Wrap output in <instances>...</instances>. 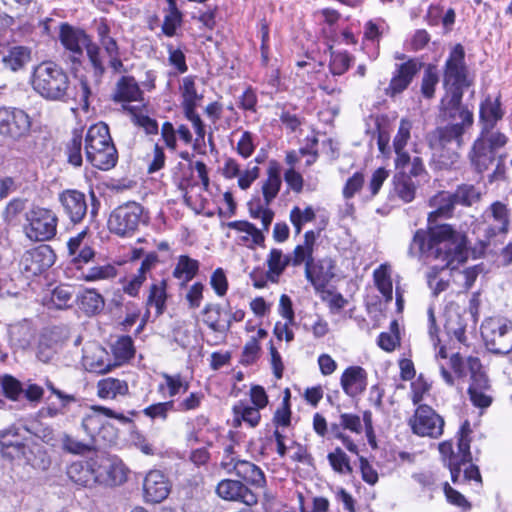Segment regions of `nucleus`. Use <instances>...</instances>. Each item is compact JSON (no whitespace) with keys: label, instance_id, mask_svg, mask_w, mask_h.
<instances>
[{"label":"nucleus","instance_id":"24","mask_svg":"<svg viewBox=\"0 0 512 512\" xmlns=\"http://www.w3.org/2000/svg\"><path fill=\"white\" fill-rule=\"evenodd\" d=\"M63 344L64 338L58 328L43 331L36 347L37 359L43 363L51 362L62 349Z\"/></svg>","mask_w":512,"mask_h":512},{"label":"nucleus","instance_id":"45","mask_svg":"<svg viewBox=\"0 0 512 512\" xmlns=\"http://www.w3.org/2000/svg\"><path fill=\"white\" fill-rule=\"evenodd\" d=\"M266 263L268 271L271 275V282H278L279 277L284 272L287 266L291 265L289 256L283 254L282 250L273 248L270 250Z\"/></svg>","mask_w":512,"mask_h":512},{"label":"nucleus","instance_id":"30","mask_svg":"<svg viewBox=\"0 0 512 512\" xmlns=\"http://www.w3.org/2000/svg\"><path fill=\"white\" fill-rule=\"evenodd\" d=\"M432 211L428 214V223L431 225L438 218H449L454 213L456 206L455 199L449 191H439L433 195L428 201Z\"/></svg>","mask_w":512,"mask_h":512},{"label":"nucleus","instance_id":"12","mask_svg":"<svg viewBox=\"0 0 512 512\" xmlns=\"http://www.w3.org/2000/svg\"><path fill=\"white\" fill-rule=\"evenodd\" d=\"M408 424L412 432L421 437L438 439L444 431V419L429 405L417 407Z\"/></svg>","mask_w":512,"mask_h":512},{"label":"nucleus","instance_id":"28","mask_svg":"<svg viewBox=\"0 0 512 512\" xmlns=\"http://www.w3.org/2000/svg\"><path fill=\"white\" fill-rule=\"evenodd\" d=\"M95 458L88 461L73 462L67 468L69 479L76 485L84 488H93L96 486Z\"/></svg>","mask_w":512,"mask_h":512},{"label":"nucleus","instance_id":"22","mask_svg":"<svg viewBox=\"0 0 512 512\" xmlns=\"http://www.w3.org/2000/svg\"><path fill=\"white\" fill-rule=\"evenodd\" d=\"M59 201L65 215L74 224L80 223L87 214L88 206L83 192L67 189L59 194Z\"/></svg>","mask_w":512,"mask_h":512},{"label":"nucleus","instance_id":"49","mask_svg":"<svg viewBox=\"0 0 512 512\" xmlns=\"http://www.w3.org/2000/svg\"><path fill=\"white\" fill-rule=\"evenodd\" d=\"M248 207L251 217L260 219L263 230L268 231L274 218V212L265 203L263 204L260 198L251 200Z\"/></svg>","mask_w":512,"mask_h":512},{"label":"nucleus","instance_id":"21","mask_svg":"<svg viewBox=\"0 0 512 512\" xmlns=\"http://www.w3.org/2000/svg\"><path fill=\"white\" fill-rule=\"evenodd\" d=\"M335 262L325 257L305 267V277L317 291L324 290L335 276Z\"/></svg>","mask_w":512,"mask_h":512},{"label":"nucleus","instance_id":"60","mask_svg":"<svg viewBox=\"0 0 512 512\" xmlns=\"http://www.w3.org/2000/svg\"><path fill=\"white\" fill-rule=\"evenodd\" d=\"M73 288L69 285H59L52 291L51 302L57 309L71 306Z\"/></svg>","mask_w":512,"mask_h":512},{"label":"nucleus","instance_id":"61","mask_svg":"<svg viewBox=\"0 0 512 512\" xmlns=\"http://www.w3.org/2000/svg\"><path fill=\"white\" fill-rule=\"evenodd\" d=\"M182 22L183 14L180 10L167 11L161 27L162 32L168 37H173L176 35L177 29L181 27Z\"/></svg>","mask_w":512,"mask_h":512},{"label":"nucleus","instance_id":"53","mask_svg":"<svg viewBox=\"0 0 512 512\" xmlns=\"http://www.w3.org/2000/svg\"><path fill=\"white\" fill-rule=\"evenodd\" d=\"M8 333L9 342L13 349L26 350L30 346V331L26 326H11Z\"/></svg>","mask_w":512,"mask_h":512},{"label":"nucleus","instance_id":"34","mask_svg":"<svg viewBox=\"0 0 512 512\" xmlns=\"http://www.w3.org/2000/svg\"><path fill=\"white\" fill-rule=\"evenodd\" d=\"M503 115L499 99L497 98L492 101L490 98H487L480 105L481 131L500 132L499 130H494V127L502 119Z\"/></svg>","mask_w":512,"mask_h":512},{"label":"nucleus","instance_id":"20","mask_svg":"<svg viewBox=\"0 0 512 512\" xmlns=\"http://www.w3.org/2000/svg\"><path fill=\"white\" fill-rule=\"evenodd\" d=\"M56 255L48 245H40L26 251L21 259L24 271L39 275L55 263Z\"/></svg>","mask_w":512,"mask_h":512},{"label":"nucleus","instance_id":"16","mask_svg":"<svg viewBox=\"0 0 512 512\" xmlns=\"http://www.w3.org/2000/svg\"><path fill=\"white\" fill-rule=\"evenodd\" d=\"M462 92L446 93L441 100L440 117L447 124H457L462 128L469 129L473 125V113L462 105Z\"/></svg>","mask_w":512,"mask_h":512},{"label":"nucleus","instance_id":"64","mask_svg":"<svg viewBox=\"0 0 512 512\" xmlns=\"http://www.w3.org/2000/svg\"><path fill=\"white\" fill-rule=\"evenodd\" d=\"M168 52V63L173 66L178 73H185L188 70L186 56L182 49L175 48L172 44L166 45Z\"/></svg>","mask_w":512,"mask_h":512},{"label":"nucleus","instance_id":"6","mask_svg":"<svg viewBox=\"0 0 512 512\" xmlns=\"http://www.w3.org/2000/svg\"><path fill=\"white\" fill-rule=\"evenodd\" d=\"M39 443L26 426L11 425L0 430V453L2 457L24 460L31 464Z\"/></svg>","mask_w":512,"mask_h":512},{"label":"nucleus","instance_id":"41","mask_svg":"<svg viewBox=\"0 0 512 512\" xmlns=\"http://www.w3.org/2000/svg\"><path fill=\"white\" fill-rule=\"evenodd\" d=\"M129 387L125 380L113 377L101 379L97 383V394L102 399H115L128 393Z\"/></svg>","mask_w":512,"mask_h":512},{"label":"nucleus","instance_id":"57","mask_svg":"<svg viewBox=\"0 0 512 512\" xmlns=\"http://www.w3.org/2000/svg\"><path fill=\"white\" fill-rule=\"evenodd\" d=\"M327 458L335 472L340 474H350L352 472L350 460L341 448L337 447L328 454Z\"/></svg>","mask_w":512,"mask_h":512},{"label":"nucleus","instance_id":"33","mask_svg":"<svg viewBox=\"0 0 512 512\" xmlns=\"http://www.w3.org/2000/svg\"><path fill=\"white\" fill-rule=\"evenodd\" d=\"M405 167L396 168L393 176L394 192L403 202L409 203L415 199L419 180L409 178L405 174Z\"/></svg>","mask_w":512,"mask_h":512},{"label":"nucleus","instance_id":"8","mask_svg":"<svg viewBox=\"0 0 512 512\" xmlns=\"http://www.w3.org/2000/svg\"><path fill=\"white\" fill-rule=\"evenodd\" d=\"M149 216L143 206L128 202L115 208L108 219L110 232L121 237L132 236L141 224L148 222Z\"/></svg>","mask_w":512,"mask_h":512},{"label":"nucleus","instance_id":"55","mask_svg":"<svg viewBox=\"0 0 512 512\" xmlns=\"http://www.w3.org/2000/svg\"><path fill=\"white\" fill-rule=\"evenodd\" d=\"M373 277L379 292L386 298V300H391L393 288L388 267L382 264L374 271Z\"/></svg>","mask_w":512,"mask_h":512},{"label":"nucleus","instance_id":"4","mask_svg":"<svg viewBox=\"0 0 512 512\" xmlns=\"http://www.w3.org/2000/svg\"><path fill=\"white\" fill-rule=\"evenodd\" d=\"M31 85L37 94L49 101H66L69 97V76L53 61L41 62L34 68Z\"/></svg>","mask_w":512,"mask_h":512},{"label":"nucleus","instance_id":"50","mask_svg":"<svg viewBox=\"0 0 512 512\" xmlns=\"http://www.w3.org/2000/svg\"><path fill=\"white\" fill-rule=\"evenodd\" d=\"M353 58L346 51H331L329 71L333 76L343 75L350 67Z\"/></svg>","mask_w":512,"mask_h":512},{"label":"nucleus","instance_id":"26","mask_svg":"<svg viewBox=\"0 0 512 512\" xmlns=\"http://www.w3.org/2000/svg\"><path fill=\"white\" fill-rule=\"evenodd\" d=\"M340 383L348 396L356 397L366 390L367 373L360 366H350L342 373Z\"/></svg>","mask_w":512,"mask_h":512},{"label":"nucleus","instance_id":"2","mask_svg":"<svg viewBox=\"0 0 512 512\" xmlns=\"http://www.w3.org/2000/svg\"><path fill=\"white\" fill-rule=\"evenodd\" d=\"M59 40L69 59L74 64H80L86 51L87 64L85 69L96 86H98L106 72L101 48L92 41L91 37L81 28L68 23H62L59 29Z\"/></svg>","mask_w":512,"mask_h":512},{"label":"nucleus","instance_id":"58","mask_svg":"<svg viewBox=\"0 0 512 512\" xmlns=\"http://www.w3.org/2000/svg\"><path fill=\"white\" fill-rule=\"evenodd\" d=\"M112 351L118 361H127L134 356L133 340L130 336H121L112 346Z\"/></svg>","mask_w":512,"mask_h":512},{"label":"nucleus","instance_id":"59","mask_svg":"<svg viewBox=\"0 0 512 512\" xmlns=\"http://www.w3.org/2000/svg\"><path fill=\"white\" fill-rule=\"evenodd\" d=\"M233 412L237 417H241L243 421L249 423L252 427L257 426L261 418L259 408L250 406L242 401L234 405Z\"/></svg>","mask_w":512,"mask_h":512},{"label":"nucleus","instance_id":"43","mask_svg":"<svg viewBox=\"0 0 512 512\" xmlns=\"http://www.w3.org/2000/svg\"><path fill=\"white\" fill-rule=\"evenodd\" d=\"M200 263L188 255H180L173 270V277L181 280V286H185L198 273Z\"/></svg>","mask_w":512,"mask_h":512},{"label":"nucleus","instance_id":"9","mask_svg":"<svg viewBox=\"0 0 512 512\" xmlns=\"http://www.w3.org/2000/svg\"><path fill=\"white\" fill-rule=\"evenodd\" d=\"M25 220L24 232L29 240L45 242L56 236L58 217L51 209L32 206L25 213Z\"/></svg>","mask_w":512,"mask_h":512},{"label":"nucleus","instance_id":"15","mask_svg":"<svg viewBox=\"0 0 512 512\" xmlns=\"http://www.w3.org/2000/svg\"><path fill=\"white\" fill-rule=\"evenodd\" d=\"M450 366L459 378L465 377L467 372L470 373L471 383L468 390L489 389V380L479 358L469 356L464 360L459 353H455L450 357Z\"/></svg>","mask_w":512,"mask_h":512},{"label":"nucleus","instance_id":"5","mask_svg":"<svg viewBox=\"0 0 512 512\" xmlns=\"http://www.w3.org/2000/svg\"><path fill=\"white\" fill-rule=\"evenodd\" d=\"M85 156L93 167L102 171H108L116 166L118 152L112 141L109 127L105 123H96L87 130Z\"/></svg>","mask_w":512,"mask_h":512},{"label":"nucleus","instance_id":"40","mask_svg":"<svg viewBox=\"0 0 512 512\" xmlns=\"http://www.w3.org/2000/svg\"><path fill=\"white\" fill-rule=\"evenodd\" d=\"M103 52V62L108 61L109 67L115 72L124 71V64L120 57V48L115 38L109 37L96 43Z\"/></svg>","mask_w":512,"mask_h":512},{"label":"nucleus","instance_id":"35","mask_svg":"<svg viewBox=\"0 0 512 512\" xmlns=\"http://www.w3.org/2000/svg\"><path fill=\"white\" fill-rule=\"evenodd\" d=\"M317 234L313 230L306 231L304 234V241L298 244L293 252L288 255L290 264L294 267L300 266L301 264L307 265L314 261L313 252L316 243Z\"/></svg>","mask_w":512,"mask_h":512},{"label":"nucleus","instance_id":"32","mask_svg":"<svg viewBox=\"0 0 512 512\" xmlns=\"http://www.w3.org/2000/svg\"><path fill=\"white\" fill-rule=\"evenodd\" d=\"M143 92L132 76H122L116 83L112 99L118 103L141 101Z\"/></svg>","mask_w":512,"mask_h":512},{"label":"nucleus","instance_id":"3","mask_svg":"<svg viewBox=\"0 0 512 512\" xmlns=\"http://www.w3.org/2000/svg\"><path fill=\"white\" fill-rule=\"evenodd\" d=\"M466 128L457 124L438 126L426 136L429 148L432 150L431 167L434 170H451L459 162V150L464 144L463 135Z\"/></svg>","mask_w":512,"mask_h":512},{"label":"nucleus","instance_id":"23","mask_svg":"<svg viewBox=\"0 0 512 512\" xmlns=\"http://www.w3.org/2000/svg\"><path fill=\"white\" fill-rule=\"evenodd\" d=\"M143 491L147 502L160 503L168 497L170 483L161 471L151 470L144 478Z\"/></svg>","mask_w":512,"mask_h":512},{"label":"nucleus","instance_id":"52","mask_svg":"<svg viewBox=\"0 0 512 512\" xmlns=\"http://www.w3.org/2000/svg\"><path fill=\"white\" fill-rule=\"evenodd\" d=\"M117 275V269L112 264L97 265L82 272V279L88 282L108 280Z\"/></svg>","mask_w":512,"mask_h":512},{"label":"nucleus","instance_id":"10","mask_svg":"<svg viewBox=\"0 0 512 512\" xmlns=\"http://www.w3.org/2000/svg\"><path fill=\"white\" fill-rule=\"evenodd\" d=\"M481 336L485 347L493 354L504 355L512 351V323L505 319H486L481 325Z\"/></svg>","mask_w":512,"mask_h":512},{"label":"nucleus","instance_id":"42","mask_svg":"<svg viewBox=\"0 0 512 512\" xmlns=\"http://www.w3.org/2000/svg\"><path fill=\"white\" fill-rule=\"evenodd\" d=\"M267 179L262 185L263 199L266 206L276 198L281 187L280 169L276 162H271L267 171Z\"/></svg>","mask_w":512,"mask_h":512},{"label":"nucleus","instance_id":"36","mask_svg":"<svg viewBox=\"0 0 512 512\" xmlns=\"http://www.w3.org/2000/svg\"><path fill=\"white\" fill-rule=\"evenodd\" d=\"M234 473L247 484L256 488H263L266 484L262 469L250 461L238 460L234 465Z\"/></svg>","mask_w":512,"mask_h":512},{"label":"nucleus","instance_id":"14","mask_svg":"<svg viewBox=\"0 0 512 512\" xmlns=\"http://www.w3.org/2000/svg\"><path fill=\"white\" fill-rule=\"evenodd\" d=\"M93 406L91 412L82 419L81 426L85 433L90 437L94 446H101L115 442L117 438L116 430L109 423H105L101 411Z\"/></svg>","mask_w":512,"mask_h":512},{"label":"nucleus","instance_id":"31","mask_svg":"<svg viewBox=\"0 0 512 512\" xmlns=\"http://www.w3.org/2000/svg\"><path fill=\"white\" fill-rule=\"evenodd\" d=\"M487 213L488 217L493 219V223L486 230L487 237L492 238L499 234H506L510 224L507 205L500 201H495L490 205Z\"/></svg>","mask_w":512,"mask_h":512},{"label":"nucleus","instance_id":"17","mask_svg":"<svg viewBox=\"0 0 512 512\" xmlns=\"http://www.w3.org/2000/svg\"><path fill=\"white\" fill-rule=\"evenodd\" d=\"M31 127L29 115L18 108H0V134L17 140L28 134Z\"/></svg>","mask_w":512,"mask_h":512},{"label":"nucleus","instance_id":"51","mask_svg":"<svg viewBox=\"0 0 512 512\" xmlns=\"http://www.w3.org/2000/svg\"><path fill=\"white\" fill-rule=\"evenodd\" d=\"M66 153L68 156V162L71 165L75 167H79L82 165V131H73L72 138L66 146Z\"/></svg>","mask_w":512,"mask_h":512},{"label":"nucleus","instance_id":"38","mask_svg":"<svg viewBox=\"0 0 512 512\" xmlns=\"http://www.w3.org/2000/svg\"><path fill=\"white\" fill-rule=\"evenodd\" d=\"M202 314L204 323L214 332H227L231 327V320L222 318V308L219 304L207 303Z\"/></svg>","mask_w":512,"mask_h":512},{"label":"nucleus","instance_id":"37","mask_svg":"<svg viewBox=\"0 0 512 512\" xmlns=\"http://www.w3.org/2000/svg\"><path fill=\"white\" fill-rule=\"evenodd\" d=\"M180 92L182 97L181 107L183 109V113L196 111L198 102L202 100L203 95L197 92L194 76L189 75L182 79Z\"/></svg>","mask_w":512,"mask_h":512},{"label":"nucleus","instance_id":"54","mask_svg":"<svg viewBox=\"0 0 512 512\" xmlns=\"http://www.w3.org/2000/svg\"><path fill=\"white\" fill-rule=\"evenodd\" d=\"M316 217L315 211L311 206L301 209L295 206L290 211V222L292 223L295 234L299 235L302 231L303 225L312 222Z\"/></svg>","mask_w":512,"mask_h":512},{"label":"nucleus","instance_id":"11","mask_svg":"<svg viewBox=\"0 0 512 512\" xmlns=\"http://www.w3.org/2000/svg\"><path fill=\"white\" fill-rule=\"evenodd\" d=\"M443 85L447 93L462 92L469 86L465 52L462 45L457 44L445 62Z\"/></svg>","mask_w":512,"mask_h":512},{"label":"nucleus","instance_id":"25","mask_svg":"<svg viewBox=\"0 0 512 512\" xmlns=\"http://www.w3.org/2000/svg\"><path fill=\"white\" fill-rule=\"evenodd\" d=\"M438 449L445 465L450 470L452 482L458 483L461 476L462 467L466 466L467 463L472 461L470 450L465 452L458 448V452L455 453L453 450V445L449 441L441 442L438 445Z\"/></svg>","mask_w":512,"mask_h":512},{"label":"nucleus","instance_id":"7","mask_svg":"<svg viewBox=\"0 0 512 512\" xmlns=\"http://www.w3.org/2000/svg\"><path fill=\"white\" fill-rule=\"evenodd\" d=\"M507 142L508 137L502 132L480 131L468 153L472 168L480 174L487 171Z\"/></svg>","mask_w":512,"mask_h":512},{"label":"nucleus","instance_id":"29","mask_svg":"<svg viewBox=\"0 0 512 512\" xmlns=\"http://www.w3.org/2000/svg\"><path fill=\"white\" fill-rule=\"evenodd\" d=\"M412 127L413 124L409 119L403 118L400 120L398 131L393 139V149L396 154L395 168H401L410 162V155L405 147L411 138Z\"/></svg>","mask_w":512,"mask_h":512},{"label":"nucleus","instance_id":"62","mask_svg":"<svg viewBox=\"0 0 512 512\" xmlns=\"http://www.w3.org/2000/svg\"><path fill=\"white\" fill-rule=\"evenodd\" d=\"M445 328L448 335L453 336L459 343L466 344V323H464L461 316L456 315L454 318H449Z\"/></svg>","mask_w":512,"mask_h":512},{"label":"nucleus","instance_id":"39","mask_svg":"<svg viewBox=\"0 0 512 512\" xmlns=\"http://www.w3.org/2000/svg\"><path fill=\"white\" fill-rule=\"evenodd\" d=\"M31 59V51L25 46H13L2 57L5 69L17 72L25 67Z\"/></svg>","mask_w":512,"mask_h":512},{"label":"nucleus","instance_id":"1","mask_svg":"<svg viewBox=\"0 0 512 512\" xmlns=\"http://www.w3.org/2000/svg\"><path fill=\"white\" fill-rule=\"evenodd\" d=\"M408 253L425 259L441 260L442 267H431L427 273V283L434 296L445 291L449 282L438 278V273L445 269H454L457 264L467 259V237L449 224L430 226L428 231L419 229L415 232Z\"/></svg>","mask_w":512,"mask_h":512},{"label":"nucleus","instance_id":"13","mask_svg":"<svg viewBox=\"0 0 512 512\" xmlns=\"http://www.w3.org/2000/svg\"><path fill=\"white\" fill-rule=\"evenodd\" d=\"M395 59L404 62L395 65L390 83L385 89V94L390 97H394L405 91L423 67V62L419 58H407V56L402 53H397Z\"/></svg>","mask_w":512,"mask_h":512},{"label":"nucleus","instance_id":"48","mask_svg":"<svg viewBox=\"0 0 512 512\" xmlns=\"http://www.w3.org/2000/svg\"><path fill=\"white\" fill-rule=\"evenodd\" d=\"M84 361L89 371L98 374L107 373L114 366L109 359L108 353L102 348H99L93 356H85Z\"/></svg>","mask_w":512,"mask_h":512},{"label":"nucleus","instance_id":"46","mask_svg":"<svg viewBox=\"0 0 512 512\" xmlns=\"http://www.w3.org/2000/svg\"><path fill=\"white\" fill-rule=\"evenodd\" d=\"M78 299L80 308L89 315L99 313L105 305L102 295L93 289L85 290Z\"/></svg>","mask_w":512,"mask_h":512},{"label":"nucleus","instance_id":"19","mask_svg":"<svg viewBox=\"0 0 512 512\" xmlns=\"http://www.w3.org/2000/svg\"><path fill=\"white\" fill-rule=\"evenodd\" d=\"M216 494L226 501L241 502L247 506L258 502L257 494L238 480H221L216 486Z\"/></svg>","mask_w":512,"mask_h":512},{"label":"nucleus","instance_id":"18","mask_svg":"<svg viewBox=\"0 0 512 512\" xmlns=\"http://www.w3.org/2000/svg\"><path fill=\"white\" fill-rule=\"evenodd\" d=\"M96 485L114 487L121 485L127 479L126 467L116 458L96 457Z\"/></svg>","mask_w":512,"mask_h":512},{"label":"nucleus","instance_id":"44","mask_svg":"<svg viewBox=\"0 0 512 512\" xmlns=\"http://www.w3.org/2000/svg\"><path fill=\"white\" fill-rule=\"evenodd\" d=\"M167 281L162 279L152 283L149 288V294L146 300L147 307H155L156 315H162L166 308L167 300Z\"/></svg>","mask_w":512,"mask_h":512},{"label":"nucleus","instance_id":"27","mask_svg":"<svg viewBox=\"0 0 512 512\" xmlns=\"http://www.w3.org/2000/svg\"><path fill=\"white\" fill-rule=\"evenodd\" d=\"M87 234V229H84L67 242L68 254L75 265L87 264L95 256L94 249L88 244Z\"/></svg>","mask_w":512,"mask_h":512},{"label":"nucleus","instance_id":"63","mask_svg":"<svg viewBox=\"0 0 512 512\" xmlns=\"http://www.w3.org/2000/svg\"><path fill=\"white\" fill-rule=\"evenodd\" d=\"M173 409V401L159 402L144 408L143 414L152 420L159 419L165 421L168 417V413Z\"/></svg>","mask_w":512,"mask_h":512},{"label":"nucleus","instance_id":"47","mask_svg":"<svg viewBox=\"0 0 512 512\" xmlns=\"http://www.w3.org/2000/svg\"><path fill=\"white\" fill-rule=\"evenodd\" d=\"M456 205L470 207L481 198V192L472 184H461L451 192Z\"/></svg>","mask_w":512,"mask_h":512},{"label":"nucleus","instance_id":"56","mask_svg":"<svg viewBox=\"0 0 512 512\" xmlns=\"http://www.w3.org/2000/svg\"><path fill=\"white\" fill-rule=\"evenodd\" d=\"M438 81L439 76L436 66L429 64L424 71L421 82V93L425 98L430 99L434 96Z\"/></svg>","mask_w":512,"mask_h":512}]
</instances>
